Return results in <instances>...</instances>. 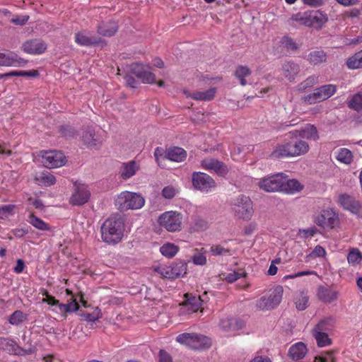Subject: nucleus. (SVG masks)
<instances>
[{
	"instance_id": "nucleus-55",
	"label": "nucleus",
	"mask_w": 362,
	"mask_h": 362,
	"mask_svg": "<svg viewBox=\"0 0 362 362\" xmlns=\"http://www.w3.org/2000/svg\"><path fill=\"white\" fill-rule=\"evenodd\" d=\"M210 252L214 255H230V250L229 248H226L221 245H213L210 248Z\"/></svg>"
},
{
	"instance_id": "nucleus-29",
	"label": "nucleus",
	"mask_w": 362,
	"mask_h": 362,
	"mask_svg": "<svg viewBox=\"0 0 362 362\" xmlns=\"http://www.w3.org/2000/svg\"><path fill=\"white\" fill-rule=\"evenodd\" d=\"M308 351L305 344L303 342H297L293 344L288 349V357L293 361L303 358Z\"/></svg>"
},
{
	"instance_id": "nucleus-64",
	"label": "nucleus",
	"mask_w": 362,
	"mask_h": 362,
	"mask_svg": "<svg viewBox=\"0 0 362 362\" xmlns=\"http://www.w3.org/2000/svg\"><path fill=\"white\" fill-rule=\"evenodd\" d=\"M159 362H173L172 358L168 353L161 349L159 352Z\"/></svg>"
},
{
	"instance_id": "nucleus-39",
	"label": "nucleus",
	"mask_w": 362,
	"mask_h": 362,
	"mask_svg": "<svg viewBox=\"0 0 362 362\" xmlns=\"http://www.w3.org/2000/svg\"><path fill=\"white\" fill-rule=\"evenodd\" d=\"M194 344L192 345V349H203L209 347L211 345L210 339L202 335L195 334L194 335Z\"/></svg>"
},
{
	"instance_id": "nucleus-52",
	"label": "nucleus",
	"mask_w": 362,
	"mask_h": 362,
	"mask_svg": "<svg viewBox=\"0 0 362 362\" xmlns=\"http://www.w3.org/2000/svg\"><path fill=\"white\" fill-rule=\"evenodd\" d=\"M81 315L88 322H95L102 317V313L101 310L96 307L92 313H83Z\"/></svg>"
},
{
	"instance_id": "nucleus-30",
	"label": "nucleus",
	"mask_w": 362,
	"mask_h": 362,
	"mask_svg": "<svg viewBox=\"0 0 362 362\" xmlns=\"http://www.w3.org/2000/svg\"><path fill=\"white\" fill-rule=\"evenodd\" d=\"M310 25L309 27L320 29L328 21L327 14L320 11H310Z\"/></svg>"
},
{
	"instance_id": "nucleus-9",
	"label": "nucleus",
	"mask_w": 362,
	"mask_h": 362,
	"mask_svg": "<svg viewBox=\"0 0 362 362\" xmlns=\"http://www.w3.org/2000/svg\"><path fill=\"white\" fill-rule=\"evenodd\" d=\"M154 269L163 277L173 279L186 274L187 264L182 262H179L170 265L161 264Z\"/></svg>"
},
{
	"instance_id": "nucleus-6",
	"label": "nucleus",
	"mask_w": 362,
	"mask_h": 362,
	"mask_svg": "<svg viewBox=\"0 0 362 362\" xmlns=\"http://www.w3.org/2000/svg\"><path fill=\"white\" fill-rule=\"evenodd\" d=\"M158 222L168 232H179L182 230V215L174 211H165L160 215Z\"/></svg>"
},
{
	"instance_id": "nucleus-60",
	"label": "nucleus",
	"mask_w": 362,
	"mask_h": 362,
	"mask_svg": "<svg viewBox=\"0 0 362 362\" xmlns=\"http://www.w3.org/2000/svg\"><path fill=\"white\" fill-rule=\"evenodd\" d=\"M315 274V272L308 270V271L299 272H297L293 274L286 275L284 276V279H295L297 277H300L303 276H308V275H312V274Z\"/></svg>"
},
{
	"instance_id": "nucleus-24",
	"label": "nucleus",
	"mask_w": 362,
	"mask_h": 362,
	"mask_svg": "<svg viewBox=\"0 0 362 362\" xmlns=\"http://www.w3.org/2000/svg\"><path fill=\"white\" fill-rule=\"evenodd\" d=\"M317 296L322 302L331 303L338 298L339 293L331 288L320 286L317 288Z\"/></svg>"
},
{
	"instance_id": "nucleus-13",
	"label": "nucleus",
	"mask_w": 362,
	"mask_h": 362,
	"mask_svg": "<svg viewBox=\"0 0 362 362\" xmlns=\"http://www.w3.org/2000/svg\"><path fill=\"white\" fill-rule=\"evenodd\" d=\"M283 185V173L264 177L258 183L259 188L267 192H281Z\"/></svg>"
},
{
	"instance_id": "nucleus-41",
	"label": "nucleus",
	"mask_w": 362,
	"mask_h": 362,
	"mask_svg": "<svg viewBox=\"0 0 362 362\" xmlns=\"http://www.w3.org/2000/svg\"><path fill=\"white\" fill-rule=\"evenodd\" d=\"M310 11H306L304 12H299L296 14H293L291 16V20L298 22L300 25L309 27V25H310Z\"/></svg>"
},
{
	"instance_id": "nucleus-34",
	"label": "nucleus",
	"mask_w": 362,
	"mask_h": 362,
	"mask_svg": "<svg viewBox=\"0 0 362 362\" xmlns=\"http://www.w3.org/2000/svg\"><path fill=\"white\" fill-rule=\"evenodd\" d=\"M252 71L247 66L238 65L234 71V76L239 81L240 84L245 86L247 84L246 78L250 76Z\"/></svg>"
},
{
	"instance_id": "nucleus-23",
	"label": "nucleus",
	"mask_w": 362,
	"mask_h": 362,
	"mask_svg": "<svg viewBox=\"0 0 362 362\" xmlns=\"http://www.w3.org/2000/svg\"><path fill=\"white\" fill-rule=\"evenodd\" d=\"M183 93L187 98H190L195 100L209 101L214 98L216 93V88H210L206 91H195L194 93L184 90Z\"/></svg>"
},
{
	"instance_id": "nucleus-62",
	"label": "nucleus",
	"mask_w": 362,
	"mask_h": 362,
	"mask_svg": "<svg viewBox=\"0 0 362 362\" xmlns=\"http://www.w3.org/2000/svg\"><path fill=\"white\" fill-rule=\"evenodd\" d=\"M40 75L37 70L32 69L29 71H19L18 76L37 78Z\"/></svg>"
},
{
	"instance_id": "nucleus-38",
	"label": "nucleus",
	"mask_w": 362,
	"mask_h": 362,
	"mask_svg": "<svg viewBox=\"0 0 362 362\" xmlns=\"http://www.w3.org/2000/svg\"><path fill=\"white\" fill-rule=\"evenodd\" d=\"M335 320L333 317H327L320 321L314 329L320 330L322 332L329 333L331 332L334 326Z\"/></svg>"
},
{
	"instance_id": "nucleus-1",
	"label": "nucleus",
	"mask_w": 362,
	"mask_h": 362,
	"mask_svg": "<svg viewBox=\"0 0 362 362\" xmlns=\"http://www.w3.org/2000/svg\"><path fill=\"white\" fill-rule=\"evenodd\" d=\"M124 219L119 214L111 216L101 226V238L108 244L119 243L124 235Z\"/></svg>"
},
{
	"instance_id": "nucleus-31",
	"label": "nucleus",
	"mask_w": 362,
	"mask_h": 362,
	"mask_svg": "<svg viewBox=\"0 0 362 362\" xmlns=\"http://www.w3.org/2000/svg\"><path fill=\"white\" fill-rule=\"evenodd\" d=\"M139 169V165L134 160L122 163L119 171L120 177L123 180H127L134 176Z\"/></svg>"
},
{
	"instance_id": "nucleus-22",
	"label": "nucleus",
	"mask_w": 362,
	"mask_h": 362,
	"mask_svg": "<svg viewBox=\"0 0 362 362\" xmlns=\"http://www.w3.org/2000/svg\"><path fill=\"white\" fill-rule=\"evenodd\" d=\"M74 41L78 45L82 47H90L100 42L98 37L89 35L86 30L76 32L74 35Z\"/></svg>"
},
{
	"instance_id": "nucleus-50",
	"label": "nucleus",
	"mask_w": 362,
	"mask_h": 362,
	"mask_svg": "<svg viewBox=\"0 0 362 362\" xmlns=\"http://www.w3.org/2000/svg\"><path fill=\"white\" fill-rule=\"evenodd\" d=\"M26 320L25 315L21 310H16L8 318V322L13 325H18Z\"/></svg>"
},
{
	"instance_id": "nucleus-5",
	"label": "nucleus",
	"mask_w": 362,
	"mask_h": 362,
	"mask_svg": "<svg viewBox=\"0 0 362 362\" xmlns=\"http://www.w3.org/2000/svg\"><path fill=\"white\" fill-rule=\"evenodd\" d=\"M233 211L235 216L243 220H250L253 215V204L249 197L238 195L232 202Z\"/></svg>"
},
{
	"instance_id": "nucleus-43",
	"label": "nucleus",
	"mask_w": 362,
	"mask_h": 362,
	"mask_svg": "<svg viewBox=\"0 0 362 362\" xmlns=\"http://www.w3.org/2000/svg\"><path fill=\"white\" fill-rule=\"evenodd\" d=\"M179 251V247L173 243H168L164 244L160 248L161 254L167 257L171 258L174 257Z\"/></svg>"
},
{
	"instance_id": "nucleus-17",
	"label": "nucleus",
	"mask_w": 362,
	"mask_h": 362,
	"mask_svg": "<svg viewBox=\"0 0 362 362\" xmlns=\"http://www.w3.org/2000/svg\"><path fill=\"white\" fill-rule=\"evenodd\" d=\"M47 44L41 39L26 40L21 47L23 52L32 55L42 54L47 49Z\"/></svg>"
},
{
	"instance_id": "nucleus-61",
	"label": "nucleus",
	"mask_w": 362,
	"mask_h": 362,
	"mask_svg": "<svg viewBox=\"0 0 362 362\" xmlns=\"http://www.w3.org/2000/svg\"><path fill=\"white\" fill-rule=\"evenodd\" d=\"M193 262L197 265H204L206 264V257L204 254H196L193 256Z\"/></svg>"
},
{
	"instance_id": "nucleus-14",
	"label": "nucleus",
	"mask_w": 362,
	"mask_h": 362,
	"mask_svg": "<svg viewBox=\"0 0 362 362\" xmlns=\"http://www.w3.org/2000/svg\"><path fill=\"white\" fill-rule=\"evenodd\" d=\"M151 68L141 64L134 63L130 66V71L139 78L142 83L153 84L156 82V76L151 71Z\"/></svg>"
},
{
	"instance_id": "nucleus-32",
	"label": "nucleus",
	"mask_w": 362,
	"mask_h": 362,
	"mask_svg": "<svg viewBox=\"0 0 362 362\" xmlns=\"http://www.w3.org/2000/svg\"><path fill=\"white\" fill-rule=\"evenodd\" d=\"M118 30L117 24L114 21L103 23L97 27V32L104 37L113 36Z\"/></svg>"
},
{
	"instance_id": "nucleus-11",
	"label": "nucleus",
	"mask_w": 362,
	"mask_h": 362,
	"mask_svg": "<svg viewBox=\"0 0 362 362\" xmlns=\"http://www.w3.org/2000/svg\"><path fill=\"white\" fill-rule=\"evenodd\" d=\"M338 203L346 211L358 218H362V202L348 194H341L338 197Z\"/></svg>"
},
{
	"instance_id": "nucleus-2",
	"label": "nucleus",
	"mask_w": 362,
	"mask_h": 362,
	"mask_svg": "<svg viewBox=\"0 0 362 362\" xmlns=\"http://www.w3.org/2000/svg\"><path fill=\"white\" fill-rule=\"evenodd\" d=\"M310 149L308 142L297 139L295 141H284L277 144L270 156L272 158H293L306 154Z\"/></svg>"
},
{
	"instance_id": "nucleus-45",
	"label": "nucleus",
	"mask_w": 362,
	"mask_h": 362,
	"mask_svg": "<svg viewBox=\"0 0 362 362\" xmlns=\"http://www.w3.org/2000/svg\"><path fill=\"white\" fill-rule=\"evenodd\" d=\"M337 159L344 164H350L353 160L352 152L346 148H341L339 150Z\"/></svg>"
},
{
	"instance_id": "nucleus-12",
	"label": "nucleus",
	"mask_w": 362,
	"mask_h": 362,
	"mask_svg": "<svg viewBox=\"0 0 362 362\" xmlns=\"http://www.w3.org/2000/svg\"><path fill=\"white\" fill-rule=\"evenodd\" d=\"M42 163L47 168H59L65 165L66 157L58 151H41Z\"/></svg>"
},
{
	"instance_id": "nucleus-58",
	"label": "nucleus",
	"mask_w": 362,
	"mask_h": 362,
	"mask_svg": "<svg viewBox=\"0 0 362 362\" xmlns=\"http://www.w3.org/2000/svg\"><path fill=\"white\" fill-rule=\"evenodd\" d=\"M60 132L65 137H74L76 134L75 130L69 126H62Z\"/></svg>"
},
{
	"instance_id": "nucleus-16",
	"label": "nucleus",
	"mask_w": 362,
	"mask_h": 362,
	"mask_svg": "<svg viewBox=\"0 0 362 362\" xmlns=\"http://www.w3.org/2000/svg\"><path fill=\"white\" fill-rule=\"evenodd\" d=\"M28 61L20 57L17 54L6 51L0 52V66L23 67L28 64Z\"/></svg>"
},
{
	"instance_id": "nucleus-35",
	"label": "nucleus",
	"mask_w": 362,
	"mask_h": 362,
	"mask_svg": "<svg viewBox=\"0 0 362 362\" xmlns=\"http://www.w3.org/2000/svg\"><path fill=\"white\" fill-rule=\"evenodd\" d=\"M208 228V222L199 215H194L192 217L190 230L192 232L202 231Z\"/></svg>"
},
{
	"instance_id": "nucleus-7",
	"label": "nucleus",
	"mask_w": 362,
	"mask_h": 362,
	"mask_svg": "<svg viewBox=\"0 0 362 362\" xmlns=\"http://www.w3.org/2000/svg\"><path fill=\"white\" fill-rule=\"evenodd\" d=\"M314 222L323 228L333 229L339 225V214L334 209L327 208L315 217Z\"/></svg>"
},
{
	"instance_id": "nucleus-8",
	"label": "nucleus",
	"mask_w": 362,
	"mask_h": 362,
	"mask_svg": "<svg viewBox=\"0 0 362 362\" xmlns=\"http://www.w3.org/2000/svg\"><path fill=\"white\" fill-rule=\"evenodd\" d=\"M337 90V87L336 85H324L315 88L313 93L305 96L304 100L305 103L310 105L315 104L331 98L336 93Z\"/></svg>"
},
{
	"instance_id": "nucleus-53",
	"label": "nucleus",
	"mask_w": 362,
	"mask_h": 362,
	"mask_svg": "<svg viewBox=\"0 0 362 362\" xmlns=\"http://www.w3.org/2000/svg\"><path fill=\"white\" fill-rule=\"evenodd\" d=\"M16 209V205L8 204L0 206V219H6L13 214V211Z\"/></svg>"
},
{
	"instance_id": "nucleus-25",
	"label": "nucleus",
	"mask_w": 362,
	"mask_h": 362,
	"mask_svg": "<svg viewBox=\"0 0 362 362\" xmlns=\"http://www.w3.org/2000/svg\"><path fill=\"white\" fill-rule=\"evenodd\" d=\"M299 72L300 66L293 61H286L282 64L281 73L291 82L295 80L296 76Z\"/></svg>"
},
{
	"instance_id": "nucleus-46",
	"label": "nucleus",
	"mask_w": 362,
	"mask_h": 362,
	"mask_svg": "<svg viewBox=\"0 0 362 362\" xmlns=\"http://www.w3.org/2000/svg\"><path fill=\"white\" fill-rule=\"evenodd\" d=\"M308 57L310 63L313 64H319L326 61L327 55L322 50H316L311 52L309 54Z\"/></svg>"
},
{
	"instance_id": "nucleus-63",
	"label": "nucleus",
	"mask_w": 362,
	"mask_h": 362,
	"mask_svg": "<svg viewBox=\"0 0 362 362\" xmlns=\"http://www.w3.org/2000/svg\"><path fill=\"white\" fill-rule=\"evenodd\" d=\"M315 255L316 257H324L326 255V250H325V248L323 247H322L320 245H317L313 249L310 255Z\"/></svg>"
},
{
	"instance_id": "nucleus-18",
	"label": "nucleus",
	"mask_w": 362,
	"mask_h": 362,
	"mask_svg": "<svg viewBox=\"0 0 362 362\" xmlns=\"http://www.w3.org/2000/svg\"><path fill=\"white\" fill-rule=\"evenodd\" d=\"M0 349L11 355L22 356L26 354L25 350L10 337H0Z\"/></svg>"
},
{
	"instance_id": "nucleus-54",
	"label": "nucleus",
	"mask_w": 362,
	"mask_h": 362,
	"mask_svg": "<svg viewBox=\"0 0 362 362\" xmlns=\"http://www.w3.org/2000/svg\"><path fill=\"white\" fill-rule=\"evenodd\" d=\"M313 362H336L334 352H326L318 357H315Z\"/></svg>"
},
{
	"instance_id": "nucleus-10",
	"label": "nucleus",
	"mask_w": 362,
	"mask_h": 362,
	"mask_svg": "<svg viewBox=\"0 0 362 362\" xmlns=\"http://www.w3.org/2000/svg\"><path fill=\"white\" fill-rule=\"evenodd\" d=\"M193 187L204 193H209L216 187L214 180L208 174L202 172H194L192 175Z\"/></svg>"
},
{
	"instance_id": "nucleus-15",
	"label": "nucleus",
	"mask_w": 362,
	"mask_h": 362,
	"mask_svg": "<svg viewBox=\"0 0 362 362\" xmlns=\"http://www.w3.org/2000/svg\"><path fill=\"white\" fill-rule=\"evenodd\" d=\"M74 186L75 189L70 199V203L73 205L81 206L88 202L90 196L88 186L77 182H75Z\"/></svg>"
},
{
	"instance_id": "nucleus-56",
	"label": "nucleus",
	"mask_w": 362,
	"mask_h": 362,
	"mask_svg": "<svg viewBox=\"0 0 362 362\" xmlns=\"http://www.w3.org/2000/svg\"><path fill=\"white\" fill-rule=\"evenodd\" d=\"M178 189L171 185L165 187L162 190V196L165 199H171L177 194Z\"/></svg>"
},
{
	"instance_id": "nucleus-4",
	"label": "nucleus",
	"mask_w": 362,
	"mask_h": 362,
	"mask_svg": "<svg viewBox=\"0 0 362 362\" xmlns=\"http://www.w3.org/2000/svg\"><path fill=\"white\" fill-rule=\"evenodd\" d=\"M284 294L283 286L278 285L269 291L268 296L261 297L256 303L259 310H270L276 308L281 302Z\"/></svg>"
},
{
	"instance_id": "nucleus-48",
	"label": "nucleus",
	"mask_w": 362,
	"mask_h": 362,
	"mask_svg": "<svg viewBox=\"0 0 362 362\" xmlns=\"http://www.w3.org/2000/svg\"><path fill=\"white\" fill-rule=\"evenodd\" d=\"M308 296L307 294L302 291L300 292L295 299L296 308L298 310H304L308 307Z\"/></svg>"
},
{
	"instance_id": "nucleus-57",
	"label": "nucleus",
	"mask_w": 362,
	"mask_h": 362,
	"mask_svg": "<svg viewBox=\"0 0 362 362\" xmlns=\"http://www.w3.org/2000/svg\"><path fill=\"white\" fill-rule=\"evenodd\" d=\"M281 42L282 45L288 49L296 50L298 48L296 42L290 37H284Z\"/></svg>"
},
{
	"instance_id": "nucleus-26",
	"label": "nucleus",
	"mask_w": 362,
	"mask_h": 362,
	"mask_svg": "<svg viewBox=\"0 0 362 362\" xmlns=\"http://www.w3.org/2000/svg\"><path fill=\"white\" fill-rule=\"evenodd\" d=\"M303 186L296 180H288V176L283 173V185L281 192L286 194H293L301 191Z\"/></svg>"
},
{
	"instance_id": "nucleus-33",
	"label": "nucleus",
	"mask_w": 362,
	"mask_h": 362,
	"mask_svg": "<svg viewBox=\"0 0 362 362\" xmlns=\"http://www.w3.org/2000/svg\"><path fill=\"white\" fill-rule=\"evenodd\" d=\"M35 182L40 186L49 187L56 182V178L51 173L44 170L35 177Z\"/></svg>"
},
{
	"instance_id": "nucleus-42",
	"label": "nucleus",
	"mask_w": 362,
	"mask_h": 362,
	"mask_svg": "<svg viewBox=\"0 0 362 362\" xmlns=\"http://www.w3.org/2000/svg\"><path fill=\"white\" fill-rule=\"evenodd\" d=\"M28 221L33 226L38 230H50V227L49 225L41 218L35 216L33 213H31L29 215Z\"/></svg>"
},
{
	"instance_id": "nucleus-44",
	"label": "nucleus",
	"mask_w": 362,
	"mask_h": 362,
	"mask_svg": "<svg viewBox=\"0 0 362 362\" xmlns=\"http://www.w3.org/2000/svg\"><path fill=\"white\" fill-rule=\"evenodd\" d=\"M187 305L190 306L192 312H197L202 306V300L200 296H192L188 293L185 294Z\"/></svg>"
},
{
	"instance_id": "nucleus-47",
	"label": "nucleus",
	"mask_w": 362,
	"mask_h": 362,
	"mask_svg": "<svg viewBox=\"0 0 362 362\" xmlns=\"http://www.w3.org/2000/svg\"><path fill=\"white\" fill-rule=\"evenodd\" d=\"M194 333H182L176 337V341L181 344L185 345L192 349L194 344Z\"/></svg>"
},
{
	"instance_id": "nucleus-27",
	"label": "nucleus",
	"mask_w": 362,
	"mask_h": 362,
	"mask_svg": "<svg viewBox=\"0 0 362 362\" xmlns=\"http://www.w3.org/2000/svg\"><path fill=\"white\" fill-rule=\"evenodd\" d=\"M187 156V151L184 148L173 146L166 149L164 158L174 162H182L186 159Z\"/></svg>"
},
{
	"instance_id": "nucleus-3",
	"label": "nucleus",
	"mask_w": 362,
	"mask_h": 362,
	"mask_svg": "<svg viewBox=\"0 0 362 362\" xmlns=\"http://www.w3.org/2000/svg\"><path fill=\"white\" fill-rule=\"evenodd\" d=\"M145 204L144 198L138 193L129 191L122 192L115 200V204L121 211L141 209Z\"/></svg>"
},
{
	"instance_id": "nucleus-49",
	"label": "nucleus",
	"mask_w": 362,
	"mask_h": 362,
	"mask_svg": "<svg viewBox=\"0 0 362 362\" xmlns=\"http://www.w3.org/2000/svg\"><path fill=\"white\" fill-rule=\"evenodd\" d=\"M362 259L361 253L357 248H353L347 255V260L350 264L356 265L361 262Z\"/></svg>"
},
{
	"instance_id": "nucleus-40",
	"label": "nucleus",
	"mask_w": 362,
	"mask_h": 362,
	"mask_svg": "<svg viewBox=\"0 0 362 362\" xmlns=\"http://www.w3.org/2000/svg\"><path fill=\"white\" fill-rule=\"evenodd\" d=\"M348 107L356 112L362 111V91L355 93L348 102Z\"/></svg>"
},
{
	"instance_id": "nucleus-51",
	"label": "nucleus",
	"mask_w": 362,
	"mask_h": 362,
	"mask_svg": "<svg viewBox=\"0 0 362 362\" xmlns=\"http://www.w3.org/2000/svg\"><path fill=\"white\" fill-rule=\"evenodd\" d=\"M318 81V78L315 76L308 77L305 81L298 85V90L300 92L305 91L307 88L313 87Z\"/></svg>"
},
{
	"instance_id": "nucleus-37",
	"label": "nucleus",
	"mask_w": 362,
	"mask_h": 362,
	"mask_svg": "<svg viewBox=\"0 0 362 362\" xmlns=\"http://www.w3.org/2000/svg\"><path fill=\"white\" fill-rule=\"evenodd\" d=\"M346 64L350 69H362V49L348 58Z\"/></svg>"
},
{
	"instance_id": "nucleus-19",
	"label": "nucleus",
	"mask_w": 362,
	"mask_h": 362,
	"mask_svg": "<svg viewBox=\"0 0 362 362\" xmlns=\"http://www.w3.org/2000/svg\"><path fill=\"white\" fill-rule=\"evenodd\" d=\"M286 135L291 139L300 137L303 139L316 141L319 138L316 127L312 124H307L304 128H302L300 130L290 132Z\"/></svg>"
},
{
	"instance_id": "nucleus-21",
	"label": "nucleus",
	"mask_w": 362,
	"mask_h": 362,
	"mask_svg": "<svg viewBox=\"0 0 362 362\" xmlns=\"http://www.w3.org/2000/svg\"><path fill=\"white\" fill-rule=\"evenodd\" d=\"M219 327L223 332L230 335L233 332L242 329L243 323L237 318L226 317L220 320Z\"/></svg>"
},
{
	"instance_id": "nucleus-59",
	"label": "nucleus",
	"mask_w": 362,
	"mask_h": 362,
	"mask_svg": "<svg viewBox=\"0 0 362 362\" xmlns=\"http://www.w3.org/2000/svg\"><path fill=\"white\" fill-rule=\"evenodd\" d=\"M28 16H16L14 18H13L11 21L15 25H23L28 22Z\"/></svg>"
},
{
	"instance_id": "nucleus-28",
	"label": "nucleus",
	"mask_w": 362,
	"mask_h": 362,
	"mask_svg": "<svg viewBox=\"0 0 362 362\" xmlns=\"http://www.w3.org/2000/svg\"><path fill=\"white\" fill-rule=\"evenodd\" d=\"M82 141L90 148H98L101 140L95 134L94 129L88 127L82 134Z\"/></svg>"
},
{
	"instance_id": "nucleus-20",
	"label": "nucleus",
	"mask_w": 362,
	"mask_h": 362,
	"mask_svg": "<svg viewBox=\"0 0 362 362\" xmlns=\"http://www.w3.org/2000/svg\"><path fill=\"white\" fill-rule=\"evenodd\" d=\"M201 165L207 170H214L218 175L223 176L227 174L228 168L221 161L214 158H206L202 160Z\"/></svg>"
},
{
	"instance_id": "nucleus-36",
	"label": "nucleus",
	"mask_w": 362,
	"mask_h": 362,
	"mask_svg": "<svg viewBox=\"0 0 362 362\" xmlns=\"http://www.w3.org/2000/svg\"><path fill=\"white\" fill-rule=\"evenodd\" d=\"M313 336L320 347L329 346L332 344V339L329 337L327 332H322L320 330L313 329Z\"/></svg>"
}]
</instances>
